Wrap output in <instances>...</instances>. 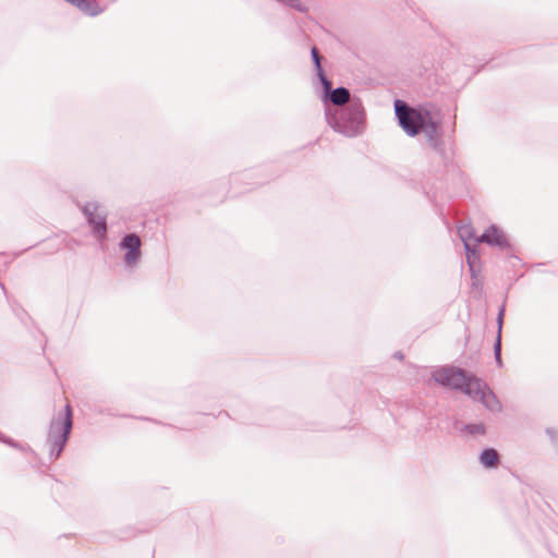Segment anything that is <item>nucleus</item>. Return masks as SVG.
<instances>
[{
    "label": "nucleus",
    "mask_w": 558,
    "mask_h": 558,
    "mask_svg": "<svg viewBox=\"0 0 558 558\" xmlns=\"http://www.w3.org/2000/svg\"><path fill=\"white\" fill-rule=\"evenodd\" d=\"M395 118L400 129L409 136L416 137L423 134L428 147L433 149L448 165L451 155L445 146V131L442 113L433 102L411 105L396 98L393 100Z\"/></svg>",
    "instance_id": "f257e3e1"
},
{
    "label": "nucleus",
    "mask_w": 558,
    "mask_h": 558,
    "mask_svg": "<svg viewBox=\"0 0 558 558\" xmlns=\"http://www.w3.org/2000/svg\"><path fill=\"white\" fill-rule=\"evenodd\" d=\"M325 119L335 132L350 138L361 135L366 128L365 108L357 97L342 107H326Z\"/></svg>",
    "instance_id": "f03ea898"
},
{
    "label": "nucleus",
    "mask_w": 558,
    "mask_h": 558,
    "mask_svg": "<svg viewBox=\"0 0 558 558\" xmlns=\"http://www.w3.org/2000/svg\"><path fill=\"white\" fill-rule=\"evenodd\" d=\"M72 429L73 409L68 402L61 411L52 416L48 426L46 442L49 446V459L51 461H56L62 456L70 440Z\"/></svg>",
    "instance_id": "7ed1b4c3"
},
{
    "label": "nucleus",
    "mask_w": 558,
    "mask_h": 558,
    "mask_svg": "<svg viewBox=\"0 0 558 558\" xmlns=\"http://www.w3.org/2000/svg\"><path fill=\"white\" fill-rule=\"evenodd\" d=\"M477 376L456 365L436 366L430 380L442 388L471 396L470 391Z\"/></svg>",
    "instance_id": "20e7f679"
},
{
    "label": "nucleus",
    "mask_w": 558,
    "mask_h": 558,
    "mask_svg": "<svg viewBox=\"0 0 558 558\" xmlns=\"http://www.w3.org/2000/svg\"><path fill=\"white\" fill-rule=\"evenodd\" d=\"M476 243H484L488 247L506 253L508 258L520 260L517 255V245L512 242L510 235L497 223L487 226L478 240H476Z\"/></svg>",
    "instance_id": "39448f33"
},
{
    "label": "nucleus",
    "mask_w": 558,
    "mask_h": 558,
    "mask_svg": "<svg viewBox=\"0 0 558 558\" xmlns=\"http://www.w3.org/2000/svg\"><path fill=\"white\" fill-rule=\"evenodd\" d=\"M142 240L137 232H126L121 236L118 247L122 251V263L125 269H134L143 257Z\"/></svg>",
    "instance_id": "423d86ee"
},
{
    "label": "nucleus",
    "mask_w": 558,
    "mask_h": 558,
    "mask_svg": "<svg viewBox=\"0 0 558 558\" xmlns=\"http://www.w3.org/2000/svg\"><path fill=\"white\" fill-rule=\"evenodd\" d=\"M470 393L471 396H468L469 398L473 401L481 402L488 411L494 413L502 411V404L496 393L482 378H476Z\"/></svg>",
    "instance_id": "0eeeda50"
},
{
    "label": "nucleus",
    "mask_w": 558,
    "mask_h": 558,
    "mask_svg": "<svg viewBox=\"0 0 558 558\" xmlns=\"http://www.w3.org/2000/svg\"><path fill=\"white\" fill-rule=\"evenodd\" d=\"M328 85L319 83L315 85L316 92L320 100L325 104V108L328 104H332L339 107L345 106L352 98H350V90L344 86H338L332 88V83L327 78Z\"/></svg>",
    "instance_id": "6e6552de"
},
{
    "label": "nucleus",
    "mask_w": 558,
    "mask_h": 558,
    "mask_svg": "<svg viewBox=\"0 0 558 558\" xmlns=\"http://www.w3.org/2000/svg\"><path fill=\"white\" fill-rule=\"evenodd\" d=\"M270 167H260L255 169H248L244 170L243 172L233 173L230 175L229 183L230 184H238V183H245L251 184L253 180L255 179H265L270 180L275 177V174L269 173ZM278 174H276L277 177Z\"/></svg>",
    "instance_id": "1a4fd4ad"
},
{
    "label": "nucleus",
    "mask_w": 558,
    "mask_h": 558,
    "mask_svg": "<svg viewBox=\"0 0 558 558\" xmlns=\"http://www.w3.org/2000/svg\"><path fill=\"white\" fill-rule=\"evenodd\" d=\"M94 238L102 242L107 239V213H96L85 219Z\"/></svg>",
    "instance_id": "9d476101"
},
{
    "label": "nucleus",
    "mask_w": 558,
    "mask_h": 558,
    "mask_svg": "<svg viewBox=\"0 0 558 558\" xmlns=\"http://www.w3.org/2000/svg\"><path fill=\"white\" fill-rule=\"evenodd\" d=\"M311 60H312V63L314 66V78H313L314 86L319 83H324L325 85H328V83H327L328 76L323 66L324 58L320 56L318 49L315 46H313L311 48Z\"/></svg>",
    "instance_id": "9b49d317"
},
{
    "label": "nucleus",
    "mask_w": 558,
    "mask_h": 558,
    "mask_svg": "<svg viewBox=\"0 0 558 558\" xmlns=\"http://www.w3.org/2000/svg\"><path fill=\"white\" fill-rule=\"evenodd\" d=\"M478 462L486 470H495L500 463V454L494 447H485L478 454Z\"/></svg>",
    "instance_id": "f8f14e48"
},
{
    "label": "nucleus",
    "mask_w": 558,
    "mask_h": 558,
    "mask_svg": "<svg viewBox=\"0 0 558 558\" xmlns=\"http://www.w3.org/2000/svg\"><path fill=\"white\" fill-rule=\"evenodd\" d=\"M454 426L461 434L473 437L477 435H485L487 432V427L483 422L460 423L459 421H456Z\"/></svg>",
    "instance_id": "ddd939ff"
},
{
    "label": "nucleus",
    "mask_w": 558,
    "mask_h": 558,
    "mask_svg": "<svg viewBox=\"0 0 558 558\" xmlns=\"http://www.w3.org/2000/svg\"><path fill=\"white\" fill-rule=\"evenodd\" d=\"M458 235L460 240L463 243V246L465 244H472L471 241L476 243V240H478L480 235L476 234L475 229L471 223L461 225L458 227Z\"/></svg>",
    "instance_id": "4468645a"
},
{
    "label": "nucleus",
    "mask_w": 558,
    "mask_h": 558,
    "mask_svg": "<svg viewBox=\"0 0 558 558\" xmlns=\"http://www.w3.org/2000/svg\"><path fill=\"white\" fill-rule=\"evenodd\" d=\"M0 442L15 449V450H19V451H22V452H33V449L29 445L27 444H22L17 440H15L14 438L5 435L4 433H2L0 430Z\"/></svg>",
    "instance_id": "2eb2a0df"
},
{
    "label": "nucleus",
    "mask_w": 558,
    "mask_h": 558,
    "mask_svg": "<svg viewBox=\"0 0 558 558\" xmlns=\"http://www.w3.org/2000/svg\"><path fill=\"white\" fill-rule=\"evenodd\" d=\"M478 244L480 243H473V244H465L464 245L466 264L482 263L481 262V252H480V248H478Z\"/></svg>",
    "instance_id": "dca6fc26"
},
{
    "label": "nucleus",
    "mask_w": 558,
    "mask_h": 558,
    "mask_svg": "<svg viewBox=\"0 0 558 558\" xmlns=\"http://www.w3.org/2000/svg\"><path fill=\"white\" fill-rule=\"evenodd\" d=\"M470 277L472 279L471 287L476 288L478 284V274L482 269V263L468 264Z\"/></svg>",
    "instance_id": "f3484780"
},
{
    "label": "nucleus",
    "mask_w": 558,
    "mask_h": 558,
    "mask_svg": "<svg viewBox=\"0 0 558 558\" xmlns=\"http://www.w3.org/2000/svg\"><path fill=\"white\" fill-rule=\"evenodd\" d=\"M99 207H100V205L98 202H86L85 204L80 206L81 211H82L83 216L85 217V219L88 218L89 216H92L93 214L98 213Z\"/></svg>",
    "instance_id": "a211bd4d"
},
{
    "label": "nucleus",
    "mask_w": 558,
    "mask_h": 558,
    "mask_svg": "<svg viewBox=\"0 0 558 558\" xmlns=\"http://www.w3.org/2000/svg\"><path fill=\"white\" fill-rule=\"evenodd\" d=\"M501 350H502V341L495 340L493 344V351H494V357L497 367L502 368L504 367V361L501 357Z\"/></svg>",
    "instance_id": "6ab92c4d"
},
{
    "label": "nucleus",
    "mask_w": 558,
    "mask_h": 558,
    "mask_svg": "<svg viewBox=\"0 0 558 558\" xmlns=\"http://www.w3.org/2000/svg\"><path fill=\"white\" fill-rule=\"evenodd\" d=\"M545 433L549 437L553 447L558 450V429L554 427H547Z\"/></svg>",
    "instance_id": "aec40b11"
},
{
    "label": "nucleus",
    "mask_w": 558,
    "mask_h": 558,
    "mask_svg": "<svg viewBox=\"0 0 558 558\" xmlns=\"http://www.w3.org/2000/svg\"><path fill=\"white\" fill-rule=\"evenodd\" d=\"M505 317L497 315L496 324H497V333L495 340L502 341V327H504Z\"/></svg>",
    "instance_id": "412c9836"
},
{
    "label": "nucleus",
    "mask_w": 558,
    "mask_h": 558,
    "mask_svg": "<svg viewBox=\"0 0 558 558\" xmlns=\"http://www.w3.org/2000/svg\"><path fill=\"white\" fill-rule=\"evenodd\" d=\"M135 536V531L133 527L129 526L124 532L123 535L119 536L120 539H126Z\"/></svg>",
    "instance_id": "4be33fe9"
},
{
    "label": "nucleus",
    "mask_w": 558,
    "mask_h": 558,
    "mask_svg": "<svg viewBox=\"0 0 558 558\" xmlns=\"http://www.w3.org/2000/svg\"><path fill=\"white\" fill-rule=\"evenodd\" d=\"M506 301H507V294L505 295L504 301H502L501 305L498 308L497 315H500V316L505 317V314H506Z\"/></svg>",
    "instance_id": "5701e85b"
},
{
    "label": "nucleus",
    "mask_w": 558,
    "mask_h": 558,
    "mask_svg": "<svg viewBox=\"0 0 558 558\" xmlns=\"http://www.w3.org/2000/svg\"><path fill=\"white\" fill-rule=\"evenodd\" d=\"M396 360H399V361H403L404 360V354L402 351H396L392 355Z\"/></svg>",
    "instance_id": "b1692460"
},
{
    "label": "nucleus",
    "mask_w": 558,
    "mask_h": 558,
    "mask_svg": "<svg viewBox=\"0 0 558 558\" xmlns=\"http://www.w3.org/2000/svg\"><path fill=\"white\" fill-rule=\"evenodd\" d=\"M16 315L22 319V316H27V313L23 308H20Z\"/></svg>",
    "instance_id": "393cba45"
},
{
    "label": "nucleus",
    "mask_w": 558,
    "mask_h": 558,
    "mask_svg": "<svg viewBox=\"0 0 558 558\" xmlns=\"http://www.w3.org/2000/svg\"><path fill=\"white\" fill-rule=\"evenodd\" d=\"M141 420H144V421H154V422H156L155 420H151V418H149V417H141Z\"/></svg>",
    "instance_id": "a878e982"
},
{
    "label": "nucleus",
    "mask_w": 558,
    "mask_h": 558,
    "mask_svg": "<svg viewBox=\"0 0 558 558\" xmlns=\"http://www.w3.org/2000/svg\"><path fill=\"white\" fill-rule=\"evenodd\" d=\"M0 287L5 292V287H4V284L2 282H0Z\"/></svg>",
    "instance_id": "bb28decb"
}]
</instances>
